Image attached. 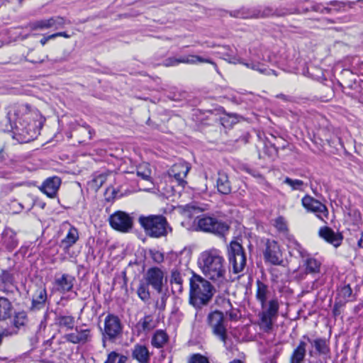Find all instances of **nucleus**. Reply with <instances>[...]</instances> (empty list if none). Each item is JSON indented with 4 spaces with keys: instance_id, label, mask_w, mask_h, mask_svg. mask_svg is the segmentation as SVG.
I'll list each match as a JSON object with an SVG mask.
<instances>
[{
    "instance_id": "c03bdc74",
    "label": "nucleus",
    "mask_w": 363,
    "mask_h": 363,
    "mask_svg": "<svg viewBox=\"0 0 363 363\" xmlns=\"http://www.w3.org/2000/svg\"><path fill=\"white\" fill-rule=\"evenodd\" d=\"M314 347L320 354H326L329 351L326 342H314Z\"/></svg>"
},
{
    "instance_id": "f03ea898",
    "label": "nucleus",
    "mask_w": 363,
    "mask_h": 363,
    "mask_svg": "<svg viewBox=\"0 0 363 363\" xmlns=\"http://www.w3.org/2000/svg\"><path fill=\"white\" fill-rule=\"evenodd\" d=\"M197 264L204 277L219 285L226 281L227 267L222 252L212 247L201 252Z\"/></svg>"
},
{
    "instance_id": "680f3d73",
    "label": "nucleus",
    "mask_w": 363,
    "mask_h": 363,
    "mask_svg": "<svg viewBox=\"0 0 363 363\" xmlns=\"http://www.w3.org/2000/svg\"><path fill=\"white\" fill-rule=\"evenodd\" d=\"M87 128H88V131H89V139H91V135H92L93 133H94V130H92V129H91V128H89V126H87Z\"/></svg>"
},
{
    "instance_id": "69168bd1",
    "label": "nucleus",
    "mask_w": 363,
    "mask_h": 363,
    "mask_svg": "<svg viewBox=\"0 0 363 363\" xmlns=\"http://www.w3.org/2000/svg\"><path fill=\"white\" fill-rule=\"evenodd\" d=\"M335 3H336V1H331V2L330 3V5H333V6H335Z\"/></svg>"
},
{
    "instance_id": "ddd939ff",
    "label": "nucleus",
    "mask_w": 363,
    "mask_h": 363,
    "mask_svg": "<svg viewBox=\"0 0 363 363\" xmlns=\"http://www.w3.org/2000/svg\"><path fill=\"white\" fill-rule=\"evenodd\" d=\"M295 245L297 252L303 259L306 273L312 274H318L321 265L320 262L308 255L299 244L296 243Z\"/></svg>"
},
{
    "instance_id": "f704fd0d",
    "label": "nucleus",
    "mask_w": 363,
    "mask_h": 363,
    "mask_svg": "<svg viewBox=\"0 0 363 363\" xmlns=\"http://www.w3.org/2000/svg\"><path fill=\"white\" fill-rule=\"evenodd\" d=\"M136 174L144 180L150 181L151 170L149 165L147 164H140L136 169Z\"/></svg>"
},
{
    "instance_id": "f3484780",
    "label": "nucleus",
    "mask_w": 363,
    "mask_h": 363,
    "mask_svg": "<svg viewBox=\"0 0 363 363\" xmlns=\"http://www.w3.org/2000/svg\"><path fill=\"white\" fill-rule=\"evenodd\" d=\"M220 54L222 55L221 57L223 58L225 60L228 61L230 63L242 64L248 68H250L254 70H257L262 74H268V75L270 74L271 72H273V73L274 72V71L272 70V69H267L266 68H260L259 64L245 63L242 61V59L238 58L235 56L230 55L229 52H220Z\"/></svg>"
},
{
    "instance_id": "39448f33",
    "label": "nucleus",
    "mask_w": 363,
    "mask_h": 363,
    "mask_svg": "<svg viewBox=\"0 0 363 363\" xmlns=\"http://www.w3.org/2000/svg\"><path fill=\"white\" fill-rule=\"evenodd\" d=\"M138 223L143 228L146 235L150 238L165 237L172 232V228L167 218L162 215H142L138 218Z\"/></svg>"
},
{
    "instance_id": "412c9836",
    "label": "nucleus",
    "mask_w": 363,
    "mask_h": 363,
    "mask_svg": "<svg viewBox=\"0 0 363 363\" xmlns=\"http://www.w3.org/2000/svg\"><path fill=\"white\" fill-rule=\"evenodd\" d=\"M13 276L11 273L6 271H3L0 275V291H2L7 294H13L17 289L13 284Z\"/></svg>"
},
{
    "instance_id": "09e8293b",
    "label": "nucleus",
    "mask_w": 363,
    "mask_h": 363,
    "mask_svg": "<svg viewBox=\"0 0 363 363\" xmlns=\"http://www.w3.org/2000/svg\"><path fill=\"white\" fill-rule=\"evenodd\" d=\"M181 63L180 61H179V58L175 57H169L166 59L164 62V65L166 67H170V66H176Z\"/></svg>"
},
{
    "instance_id": "e433bc0d",
    "label": "nucleus",
    "mask_w": 363,
    "mask_h": 363,
    "mask_svg": "<svg viewBox=\"0 0 363 363\" xmlns=\"http://www.w3.org/2000/svg\"><path fill=\"white\" fill-rule=\"evenodd\" d=\"M223 303L224 305L226 304L227 306L230 308L229 310H226L225 311V314L227 316H228L229 319L233 321L238 320L240 316L239 310L237 308H233L229 300L224 301Z\"/></svg>"
},
{
    "instance_id": "f8f14e48",
    "label": "nucleus",
    "mask_w": 363,
    "mask_h": 363,
    "mask_svg": "<svg viewBox=\"0 0 363 363\" xmlns=\"http://www.w3.org/2000/svg\"><path fill=\"white\" fill-rule=\"evenodd\" d=\"M264 257L266 262L274 265H281L283 263L282 253L278 243L274 240H267Z\"/></svg>"
},
{
    "instance_id": "338daca9",
    "label": "nucleus",
    "mask_w": 363,
    "mask_h": 363,
    "mask_svg": "<svg viewBox=\"0 0 363 363\" xmlns=\"http://www.w3.org/2000/svg\"><path fill=\"white\" fill-rule=\"evenodd\" d=\"M284 224H281V226L279 227L280 229H284V227H283Z\"/></svg>"
},
{
    "instance_id": "0eeeda50",
    "label": "nucleus",
    "mask_w": 363,
    "mask_h": 363,
    "mask_svg": "<svg viewBox=\"0 0 363 363\" xmlns=\"http://www.w3.org/2000/svg\"><path fill=\"white\" fill-rule=\"evenodd\" d=\"M197 228L201 231L223 236L229 230V225L216 218L202 216L197 218Z\"/></svg>"
},
{
    "instance_id": "cd10ccee",
    "label": "nucleus",
    "mask_w": 363,
    "mask_h": 363,
    "mask_svg": "<svg viewBox=\"0 0 363 363\" xmlns=\"http://www.w3.org/2000/svg\"><path fill=\"white\" fill-rule=\"evenodd\" d=\"M179 61L181 62V63H185V64H196L197 62H206L211 64L214 66L215 69L217 72H218V69L217 65L212 61L211 59H206L203 58L198 55H189L186 57H182L179 58Z\"/></svg>"
},
{
    "instance_id": "a19ab883",
    "label": "nucleus",
    "mask_w": 363,
    "mask_h": 363,
    "mask_svg": "<svg viewBox=\"0 0 363 363\" xmlns=\"http://www.w3.org/2000/svg\"><path fill=\"white\" fill-rule=\"evenodd\" d=\"M284 183L290 186L292 190L302 191L304 186V183L300 179H292L289 177H286L284 181Z\"/></svg>"
},
{
    "instance_id": "052dcab7",
    "label": "nucleus",
    "mask_w": 363,
    "mask_h": 363,
    "mask_svg": "<svg viewBox=\"0 0 363 363\" xmlns=\"http://www.w3.org/2000/svg\"><path fill=\"white\" fill-rule=\"evenodd\" d=\"M164 305H165V303H164V296H162V303H161V305H160V309H164Z\"/></svg>"
},
{
    "instance_id": "6e6d98bb",
    "label": "nucleus",
    "mask_w": 363,
    "mask_h": 363,
    "mask_svg": "<svg viewBox=\"0 0 363 363\" xmlns=\"http://www.w3.org/2000/svg\"><path fill=\"white\" fill-rule=\"evenodd\" d=\"M155 347H162L166 342H152Z\"/></svg>"
},
{
    "instance_id": "4be33fe9",
    "label": "nucleus",
    "mask_w": 363,
    "mask_h": 363,
    "mask_svg": "<svg viewBox=\"0 0 363 363\" xmlns=\"http://www.w3.org/2000/svg\"><path fill=\"white\" fill-rule=\"evenodd\" d=\"M132 357L139 363H148L150 353L146 346L137 344L133 350Z\"/></svg>"
},
{
    "instance_id": "a18cd8bd",
    "label": "nucleus",
    "mask_w": 363,
    "mask_h": 363,
    "mask_svg": "<svg viewBox=\"0 0 363 363\" xmlns=\"http://www.w3.org/2000/svg\"><path fill=\"white\" fill-rule=\"evenodd\" d=\"M189 363H209L206 357L199 354H194L189 359Z\"/></svg>"
},
{
    "instance_id": "7c9ffc66",
    "label": "nucleus",
    "mask_w": 363,
    "mask_h": 363,
    "mask_svg": "<svg viewBox=\"0 0 363 363\" xmlns=\"http://www.w3.org/2000/svg\"><path fill=\"white\" fill-rule=\"evenodd\" d=\"M12 311L11 303L8 298L0 297V320L10 317Z\"/></svg>"
},
{
    "instance_id": "a211bd4d",
    "label": "nucleus",
    "mask_w": 363,
    "mask_h": 363,
    "mask_svg": "<svg viewBox=\"0 0 363 363\" xmlns=\"http://www.w3.org/2000/svg\"><path fill=\"white\" fill-rule=\"evenodd\" d=\"M183 272L182 269L174 267L171 272L170 284L174 294H180L183 291Z\"/></svg>"
},
{
    "instance_id": "13d9d810",
    "label": "nucleus",
    "mask_w": 363,
    "mask_h": 363,
    "mask_svg": "<svg viewBox=\"0 0 363 363\" xmlns=\"http://www.w3.org/2000/svg\"><path fill=\"white\" fill-rule=\"evenodd\" d=\"M277 98H280V99H283L284 101H288L289 100L288 96L284 95V94H280L277 95Z\"/></svg>"
},
{
    "instance_id": "5fc2aeb1",
    "label": "nucleus",
    "mask_w": 363,
    "mask_h": 363,
    "mask_svg": "<svg viewBox=\"0 0 363 363\" xmlns=\"http://www.w3.org/2000/svg\"><path fill=\"white\" fill-rule=\"evenodd\" d=\"M357 245L359 247L363 248V233L360 234V238L358 239Z\"/></svg>"
},
{
    "instance_id": "dca6fc26",
    "label": "nucleus",
    "mask_w": 363,
    "mask_h": 363,
    "mask_svg": "<svg viewBox=\"0 0 363 363\" xmlns=\"http://www.w3.org/2000/svg\"><path fill=\"white\" fill-rule=\"evenodd\" d=\"M61 185V179L58 177H52L45 179L40 189L50 198H55Z\"/></svg>"
},
{
    "instance_id": "423d86ee",
    "label": "nucleus",
    "mask_w": 363,
    "mask_h": 363,
    "mask_svg": "<svg viewBox=\"0 0 363 363\" xmlns=\"http://www.w3.org/2000/svg\"><path fill=\"white\" fill-rule=\"evenodd\" d=\"M262 311L259 313V325L264 331L268 332L272 328L273 319L279 311V302L277 298L271 299L268 303L261 304Z\"/></svg>"
},
{
    "instance_id": "f257e3e1",
    "label": "nucleus",
    "mask_w": 363,
    "mask_h": 363,
    "mask_svg": "<svg viewBox=\"0 0 363 363\" xmlns=\"http://www.w3.org/2000/svg\"><path fill=\"white\" fill-rule=\"evenodd\" d=\"M30 112L28 104H14L6 108V116L0 121V129L5 132L12 131L13 138L21 143H28L36 137L33 126L29 123L21 122L22 116Z\"/></svg>"
},
{
    "instance_id": "b1692460",
    "label": "nucleus",
    "mask_w": 363,
    "mask_h": 363,
    "mask_svg": "<svg viewBox=\"0 0 363 363\" xmlns=\"http://www.w3.org/2000/svg\"><path fill=\"white\" fill-rule=\"evenodd\" d=\"M47 300V291L45 288H39L33 296L31 310H40L45 306Z\"/></svg>"
},
{
    "instance_id": "49530a36",
    "label": "nucleus",
    "mask_w": 363,
    "mask_h": 363,
    "mask_svg": "<svg viewBox=\"0 0 363 363\" xmlns=\"http://www.w3.org/2000/svg\"><path fill=\"white\" fill-rule=\"evenodd\" d=\"M152 340H168V336L164 330H159L155 333Z\"/></svg>"
},
{
    "instance_id": "6ab92c4d",
    "label": "nucleus",
    "mask_w": 363,
    "mask_h": 363,
    "mask_svg": "<svg viewBox=\"0 0 363 363\" xmlns=\"http://www.w3.org/2000/svg\"><path fill=\"white\" fill-rule=\"evenodd\" d=\"M319 235L335 247L340 246L342 240V236L340 234L335 233L328 227L321 228L319 230Z\"/></svg>"
},
{
    "instance_id": "72a5a7b5",
    "label": "nucleus",
    "mask_w": 363,
    "mask_h": 363,
    "mask_svg": "<svg viewBox=\"0 0 363 363\" xmlns=\"http://www.w3.org/2000/svg\"><path fill=\"white\" fill-rule=\"evenodd\" d=\"M32 30H45L50 28V18L35 21L29 24Z\"/></svg>"
},
{
    "instance_id": "aec40b11",
    "label": "nucleus",
    "mask_w": 363,
    "mask_h": 363,
    "mask_svg": "<svg viewBox=\"0 0 363 363\" xmlns=\"http://www.w3.org/2000/svg\"><path fill=\"white\" fill-rule=\"evenodd\" d=\"M273 15L281 16V13H277V11H274L272 9L269 7L264 8L263 11L255 12V11H239L237 12V14L235 16L242 18H247L252 17H267Z\"/></svg>"
},
{
    "instance_id": "8fccbe9b",
    "label": "nucleus",
    "mask_w": 363,
    "mask_h": 363,
    "mask_svg": "<svg viewBox=\"0 0 363 363\" xmlns=\"http://www.w3.org/2000/svg\"><path fill=\"white\" fill-rule=\"evenodd\" d=\"M11 240V241H9L7 240V238H5L4 242L6 245V247L9 250H12L13 248H15L17 245V240L13 238L11 236L10 238Z\"/></svg>"
},
{
    "instance_id": "2f4dec72",
    "label": "nucleus",
    "mask_w": 363,
    "mask_h": 363,
    "mask_svg": "<svg viewBox=\"0 0 363 363\" xmlns=\"http://www.w3.org/2000/svg\"><path fill=\"white\" fill-rule=\"evenodd\" d=\"M48 60V56L43 55L39 51H30L26 55V60L32 63H43Z\"/></svg>"
},
{
    "instance_id": "2eb2a0df",
    "label": "nucleus",
    "mask_w": 363,
    "mask_h": 363,
    "mask_svg": "<svg viewBox=\"0 0 363 363\" xmlns=\"http://www.w3.org/2000/svg\"><path fill=\"white\" fill-rule=\"evenodd\" d=\"M122 327L119 318L113 314H108L104 320V334L109 338H116L121 333Z\"/></svg>"
},
{
    "instance_id": "a878e982",
    "label": "nucleus",
    "mask_w": 363,
    "mask_h": 363,
    "mask_svg": "<svg viewBox=\"0 0 363 363\" xmlns=\"http://www.w3.org/2000/svg\"><path fill=\"white\" fill-rule=\"evenodd\" d=\"M155 328L153 318L150 315H145L140 319L135 325V329L139 334L146 333Z\"/></svg>"
},
{
    "instance_id": "bb28decb",
    "label": "nucleus",
    "mask_w": 363,
    "mask_h": 363,
    "mask_svg": "<svg viewBox=\"0 0 363 363\" xmlns=\"http://www.w3.org/2000/svg\"><path fill=\"white\" fill-rule=\"evenodd\" d=\"M217 189L222 194H228L231 192L230 182L228 175L224 172H219L217 179Z\"/></svg>"
},
{
    "instance_id": "603ef678",
    "label": "nucleus",
    "mask_w": 363,
    "mask_h": 363,
    "mask_svg": "<svg viewBox=\"0 0 363 363\" xmlns=\"http://www.w3.org/2000/svg\"><path fill=\"white\" fill-rule=\"evenodd\" d=\"M333 313L335 316H337L340 314V306L338 303H335L334 305V307L333 309Z\"/></svg>"
},
{
    "instance_id": "0e129e2a",
    "label": "nucleus",
    "mask_w": 363,
    "mask_h": 363,
    "mask_svg": "<svg viewBox=\"0 0 363 363\" xmlns=\"http://www.w3.org/2000/svg\"><path fill=\"white\" fill-rule=\"evenodd\" d=\"M324 10H325L327 13H328V12H330V9H328V8H324Z\"/></svg>"
},
{
    "instance_id": "9d476101",
    "label": "nucleus",
    "mask_w": 363,
    "mask_h": 363,
    "mask_svg": "<svg viewBox=\"0 0 363 363\" xmlns=\"http://www.w3.org/2000/svg\"><path fill=\"white\" fill-rule=\"evenodd\" d=\"M207 321L212 333L221 340H225L227 329L223 313L219 311H213L208 315Z\"/></svg>"
},
{
    "instance_id": "393cba45",
    "label": "nucleus",
    "mask_w": 363,
    "mask_h": 363,
    "mask_svg": "<svg viewBox=\"0 0 363 363\" xmlns=\"http://www.w3.org/2000/svg\"><path fill=\"white\" fill-rule=\"evenodd\" d=\"M78 240V230L74 226H70L65 238L60 242V247L65 250H68Z\"/></svg>"
},
{
    "instance_id": "1a4fd4ad",
    "label": "nucleus",
    "mask_w": 363,
    "mask_h": 363,
    "mask_svg": "<svg viewBox=\"0 0 363 363\" xmlns=\"http://www.w3.org/2000/svg\"><path fill=\"white\" fill-rule=\"evenodd\" d=\"M109 224L112 228L121 233H128L133 228V220L130 216L121 211H118L109 217Z\"/></svg>"
},
{
    "instance_id": "37998d69",
    "label": "nucleus",
    "mask_w": 363,
    "mask_h": 363,
    "mask_svg": "<svg viewBox=\"0 0 363 363\" xmlns=\"http://www.w3.org/2000/svg\"><path fill=\"white\" fill-rule=\"evenodd\" d=\"M352 293V290L350 285H345L339 290L338 294L345 300H347V298L351 296Z\"/></svg>"
},
{
    "instance_id": "c9c22d12",
    "label": "nucleus",
    "mask_w": 363,
    "mask_h": 363,
    "mask_svg": "<svg viewBox=\"0 0 363 363\" xmlns=\"http://www.w3.org/2000/svg\"><path fill=\"white\" fill-rule=\"evenodd\" d=\"M50 18V28L58 30L64 28L66 23H70V21H67L65 18L61 16H54Z\"/></svg>"
},
{
    "instance_id": "e2e57ef3",
    "label": "nucleus",
    "mask_w": 363,
    "mask_h": 363,
    "mask_svg": "<svg viewBox=\"0 0 363 363\" xmlns=\"http://www.w3.org/2000/svg\"><path fill=\"white\" fill-rule=\"evenodd\" d=\"M230 363H242L241 361L240 360H233V362H231Z\"/></svg>"
},
{
    "instance_id": "de8ad7c7",
    "label": "nucleus",
    "mask_w": 363,
    "mask_h": 363,
    "mask_svg": "<svg viewBox=\"0 0 363 363\" xmlns=\"http://www.w3.org/2000/svg\"><path fill=\"white\" fill-rule=\"evenodd\" d=\"M18 330L12 328V329H4L1 333H0V340H1L4 337H8L13 334H16Z\"/></svg>"
},
{
    "instance_id": "58836bf2",
    "label": "nucleus",
    "mask_w": 363,
    "mask_h": 363,
    "mask_svg": "<svg viewBox=\"0 0 363 363\" xmlns=\"http://www.w3.org/2000/svg\"><path fill=\"white\" fill-rule=\"evenodd\" d=\"M58 323L60 326L67 328H72L74 325V318L71 315H60L57 318Z\"/></svg>"
},
{
    "instance_id": "79ce46f5",
    "label": "nucleus",
    "mask_w": 363,
    "mask_h": 363,
    "mask_svg": "<svg viewBox=\"0 0 363 363\" xmlns=\"http://www.w3.org/2000/svg\"><path fill=\"white\" fill-rule=\"evenodd\" d=\"M150 255L154 262L160 264L164 261V254L155 250H150Z\"/></svg>"
},
{
    "instance_id": "3c124183",
    "label": "nucleus",
    "mask_w": 363,
    "mask_h": 363,
    "mask_svg": "<svg viewBox=\"0 0 363 363\" xmlns=\"http://www.w3.org/2000/svg\"><path fill=\"white\" fill-rule=\"evenodd\" d=\"M105 180L106 177L104 175H99L93 180V182L96 183V185L98 186V187H100L103 185Z\"/></svg>"
},
{
    "instance_id": "864d4df0",
    "label": "nucleus",
    "mask_w": 363,
    "mask_h": 363,
    "mask_svg": "<svg viewBox=\"0 0 363 363\" xmlns=\"http://www.w3.org/2000/svg\"><path fill=\"white\" fill-rule=\"evenodd\" d=\"M57 37H64L65 38H69L71 37L70 35L67 33L66 32H58L57 33Z\"/></svg>"
},
{
    "instance_id": "6e6552de",
    "label": "nucleus",
    "mask_w": 363,
    "mask_h": 363,
    "mask_svg": "<svg viewBox=\"0 0 363 363\" xmlns=\"http://www.w3.org/2000/svg\"><path fill=\"white\" fill-rule=\"evenodd\" d=\"M229 262L235 274L241 272L246 265V257L242 245L237 241H232L228 250Z\"/></svg>"
},
{
    "instance_id": "4468645a",
    "label": "nucleus",
    "mask_w": 363,
    "mask_h": 363,
    "mask_svg": "<svg viewBox=\"0 0 363 363\" xmlns=\"http://www.w3.org/2000/svg\"><path fill=\"white\" fill-rule=\"evenodd\" d=\"M189 169V164L184 161H181L174 164L168 171V174L169 177L174 178L179 186H184L186 184L184 178L186 177Z\"/></svg>"
},
{
    "instance_id": "9b49d317",
    "label": "nucleus",
    "mask_w": 363,
    "mask_h": 363,
    "mask_svg": "<svg viewBox=\"0 0 363 363\" xmlns=\"http://www.w3.org/2000/svg\"><path fill=\"white\" fill-rule=\"evenodd\" d=\"M301 201L302 205L308 211L315 213L320 219L324 220V218L328 217L327 207L317 199L310 196H305Z\"/></svg>"
},
{
    "instance_id": "7ed1b4c3",
    "label": "nucleus",
    "mask_w": 363,
    "mask_h": 363,
    "mask_svg": "<svg viewBox=\"0 0 363 363\" xmlns=\"http://www.w3.org/2000/svg\"><path fill=\"white\" fill-rule=\"evenodd\" d=\"M166 283L164 272L159 267H150L140 281L136 293L141 301L148 303L151 298L149 287L151 286L157 294H162Z\"/></svg>"
},
{
    "instance_id": "473e14b6",
    "label": "nucleus",
    "mask_w": 363,
    "mask_h": 363,
    "mask_svg": "<svg viewBox=\"0 0 363 363\" xmlns=\"http://www.w3.org/2000/svg\"><path fill=\"white\" fill-rule=\"evenodd\" d=\"M28 321L27 314L25 311H19L15 313L12 323L16 330L24 326Z\"/></svg>"
},
{
    "instance_id": "ea45409f",
    "label": "nucleus",
    "mask_w": 363,
    "mask_h": 363,
    "mask_svg": "<svg viewBox=\"0 0 363 363\" xmlns=\"http://www.w3.org/2000/svg\"><path fill=\"white\" fill-rule=\"evenodd\" d=\"M75 337L77 340H86L88 338H91V331L89 328H83L82 327L76 328Z\"/></svg>"
},
{
    "instance_id": "c85d7f7f",
    "label": "nucleus",
    "mask_w": 363,
    "mask_h": 363,
    "mask_svg": "<svg viewBox=\"0 0 363 363\" xmlns=\"http://www.w3.org/2000/svg\"><path fill=\"white\" fill-rule=\"evenodd\" d=\"M256 298L260 304H263L264 301H267L269 293L268 286L258 279L256 281Z\"/></svg>"
},
{
    "instance_id": "5701e85b",
    "label": "nucleus",
    "mask_w": 363,
    "mask_h": 363,
    "mask_svg": "<svg viewBox=\"0 0 363 363\" xmlns=\"http://www.w3.org/2000/svg\"><path fill=\"white\" fill-rule=\"evenodd\" d=\"M74 280V277L64 274L60 278L55 279V284L57 286L58 291L66 293L72 289Z\"/></svg>"
},
{
    "instance_id": "bf43d9fd",
    "label": "nucleus",
    "mask_w": 363,
    "mask_h": 363,
    "mask_svg": "<svg viewBox=\"0 0 363 363\" xmlns=\"http://www.w3.org/2000/svg\"><path fill=\"white\" fill-rule=\"evenodd\" d=\"M48 41V40L47 39L46 36H45L40 40V43L42 45H45Z\"/></svg>"
},
{
    "instance_id": "4c0bfd02",
    "label": "nucleus",
    "mask_w": 363,
    "mask_h": 363,
    "mask_svg": "<svg viewBox=\"0 0 363 363\" xmlns=\"http://www.w3.org/2000/svg\"><path fill=\"white\" fill-rule=\"evenodd\" d=\"M127 357L124 355L119 354L116 352H111L105 363H125Z\"/></svg>"
},
{
    "instance_id": "c756f323",
    "label": "nucleus",
    "mask_w": 363,
    "mask_h": 363,
    "mask_svg": "<svg viewBox=\"0 0 363 363\" xmlns=\"http://www.w3.org/2000/svg\"><path fill=\"white\" fill-rule=\"evenodd\" d=\"M306 343L301 342L298 346L294 350L290 362L291 363H301L303 360L306 352Z\"/></svg>"
},
{
    "instance_id": "20e7f679",
    "label": "nucleus",
    "mask_w": 363,
    "mask_h": 363,
    "mask_svg": "<svg viewBox=\"0 0 363 363\" xmlns=\"http://www.w3.org/2000/svg\"><path fill=\"white\" fill-rule=\"evenodd\" d=\"M189 279V303L195 308L207 305L213 296V286L206 278L191 272Z\"/></svg>"
},
{
    "instance_id": "4d7b16f0",
    "label": "nucleus",
    "mask_w": 363,
    "mask_h": 363,
    "mask_svg": "<svg viewBox=\"0 0 363 363\" xmlns=\"http://www.w3.org/2000/svg\"><path fill=\"white\" fill-rule=\"evenodd\" d=\"M57 37V33L46 36V38L48 40H53V39L56 38Z\"/></svg>"
}]
</instances>
